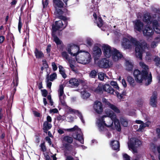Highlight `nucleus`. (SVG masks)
I'll return each instance as SVG.
<instances>
[{"label": "nucleus", "instance_id": "obj_12", "mask_svg": "<svg viewBox=\"0 0 160 160\" xmlns=\"http://www.w3.org/2000/svg\"><path fill=\"white\" fill-rule=\"evenodd\" d=\"M53 2L55 9V14L58 16L62 14L63 12L61 8L63 7V3L61 0H53Z\"/></svg>", "mask_w": 160, "mask_h": 160}, {"label": "nucleus", "instance_id": "obj_6", "mask_svg": "<svg viewBox=\"0 0 160 160\" xmlns=\"http://www.w3.org/2000/svg\"><path fill=\"white\" fill-rule=\"evenodd\" d=\"M102 48L104 56L107 58H109L112 56L114 61L119 60L122 57V55L118 51L108 44L102 45Z\"/></svg>", "mask_w": 160, "mask_h": 160}, {"label": "nucleus", "instance_id": "obj_40", "mask_svg": "<svg viewBox=\"0 0 160 160\" xmlns=\"http://www.w3.org/2000/svg\"><path fill=\"white\" fill-rule=\"evenodd\" d=\"M152 58V55L150 54V52H146V59L147 61L150 62Z\"/></svg>", "mask_w": 160, "mask_h": 160}, {"label": "nucleus", "instance_id": "obj_22", "mask_svg": "<svg viewBox=\"0 0 160 160\" xmlns=\"http://www.w3.org/2000/svg\"><path fill=\"white\" fill-rule=\"evenodd\" d=\"M110 146L114 150H119L120 144L119 142L117 141H111Z\"/></svg>", "mask_w": 160, "mask_h": 160}, {"label": "nucleus", "instance_id": "obj_39", "mask_svg": "<svg viewBox=\"0 0 160 160\" xmlns=\"http://www.w3.org/2000/svg\"><path fill=\"white\" fill-rule=\"evenodd\" d=\"M98 75L99 79L101 81L103 80L104 77H106V75L105 74L101 72L98 73Z\"/></svg>", "mask_w": 160, "mask_h": 160}, {"label": "nucleus", "instance_id": "obj_62", "mask_svg": "<svg viewBox=\"0 0 160 160\" xmlns=\"http://www.w3.org/2000/svg\"><path fill=\"white\" fill-rule=\"evenodd\" d=\"M59 72H60L62 71H64V70L62 66L59 65L58 66Z\"/></svg>", "mask_w": 160, "mask_h": 160}, {"label": "nucleus", "instance_id": "obj_59", "mask_svg": "<svg viewBox=\"0 0 160 160\" xmlns=\"http://www.w3.org/2000/svg\"><path fill=\"white\" fill-rule=\"evenodd\" d=\"M17 2V0H12V2H11L12 5H15Z\"/></svg>", "mask_w": 160, "mask_h": 160}, {"label": "nucleus", "instance_id": "obj_33", "mask_svg": "<svg viewBox=\"0 0 160 160\" xmlns=\"http://www.w3.org/2000/svg\"><path fill=\"white\" fill-rule=\"evenodd\" d=\"M103 85H102L101 83L99 84L98 87L96 89L95 91L98 93H101L102 92L103 90L102 87Z\"/></svg>", "mask_w": 160, "mask_h": 160}, {"label": "nucleus", "instance_id": "obj_28", "mask_svg": "<svg viewBox=\"0 0 160 160\" xmlns=\"http://www.w3.org/2000/svg\"><path fill=\"white\" fill-rule=\"evenodd\" d=\"M51 124L47 121H45L43 124V129L45 132H46L48 130L50 129L52 127Z\"/></svg>", "mask_w": 160, "mask_h": 160}, {"label": "nucleus", "instance_id": "obj_63", "mask_svg": "<svg viewBox=\"0 0 160 160\" xmlns=\"http://www.w3.org/2000/svg\"><path fill=\"white\" fill-rule=\"evenodd\" d=\"M67 118L68 119V120L69 122H72L73 121L74 118L72 117L69 116Z\"/></svg>", "mask_w": 160, "mask_h": 160}, {"label": "nucleus", "instance_id": "obj_43", "mask_svg": "<svg viewBox=\"0 0 160 160\" xmlns=\"http://www.w3.org/2000/svg\"><path fill=\"white\" fill-rule=\"evenodd\" d=\"M97 72L95 70H92L90 73L89 76L91 78H94L97 75Z\"/></svg>", "mask_w": 160, "mask_h": 160}, {"label": "nucleus", "instance_id": "obj_45", "mask_svg": "<svg viewBox=\"0 0 160 160\" xmlns=\"http://www.w3.org/2000/svg\"><path fill=\"white\" fill-rule=\"evenodd\" d=\"M114 95H116L118 98L120 99H122L123 98V96L119 93L117 91L115 92Z\"/></svg>", "mask_w": 160, "mask_h": 160}, {"label": "nucleus", "instance_id": "obj_17", "mask_svg": "<svg viewBox=\"0 0 160 160\" xmlns=\"http://www.w3.org/2000/svg\"><path fill=\"white\" fill-rule=\"evenodd\" d=\"M66 111L68 113L76 114L78 116V117H79L82 122L83 123H84V121L83 119V118L82 114L78 111L73 109L68 106H67L66 108Z\"/></svg>", "mask_w": 160, "mask_h": 160}, {"label": "nucleus", "instance_id": "obj_21", "mask_svg": "<svg viewBox=\"0 0 160 160\" xmlns=\"http://www.w3.org/2000/svg\"><path fill=\"white\" fill-rule=\"evenodd\" d=\"M157 92H154L153 93L152 96L151 98L150 104L153 107H156L157 98Z\"/></svg>", "mask_w": 160, "mask_h": 160}, {"label": "nucleus", "instance_id": "obj_51", "mask_svg": "<svg viewBox=\"0 0 160 160\" xmlns=\"http://www.w3.org/2000/svg\"><path fill=\"white\" fill-rule=\"evenodd\" d=\"M123 156L124 160H130V157L127 154H123Z\"/></svg>", "mask_w": 160, "mask_h": 160}, {"label": "nucleus", "instance_id": "obj_57", "mask_svg": "<svg viewBox=\"0 0 160 160\" xmlns=\"http://www.w3.org/2000/svg\"><path fill=\"white\" fill-rule=\"evenodd\" d=\"M52 121V119L51 117L49 116H47V121H47V122L50 123Z\"/></svg>", "mask_w": 160, "mask_h": 160}, {"label": "nucleus", "instance_id": "obj_23", "mask_svg": "<svg viewBox=\"0 0 160 160\" xmlns=\"http://www.w3.org/2000/svg\"><path fill=\"white\" fill-rule=\"evenodd\" d=\"M125 66L126 69L128 71L132 70L133 68V63L130 60H126L125 61Z\"/></svg>", "mask_w": 160, "mask_h": 160}, {"label": "nucleus", "instance_id": "obj_29", "mask_svg": "<svg viewBox=\"0 0 160 160\" xmlns=\"http://www.w3.org/2000/svg\"><path fill=\"white\" fill-rule=\"evenodd\" d=\"M63 142H67L68 143H71L72 142L73 138L72 137L68 136H64L63 138Z\"/></svg>", "mask_w": 160, "mask_h": 160}, {"label": "nucleus", "instance_id": "obj_19", "mask_svg": "<svg viewBox=\"0 0 160 160\" xmlns=\"http://www.w3.org/2000/svg\"><path fill=\"white\" fill-rule=\"evenodd\" d=\"M93 108L95 111L98 113L100 114L103 111L102 103L98 101H96L94 102Z\"/></svg>", "mask_w": 160, "mask_h": 160}, {"label": "nucleus", "instance_id": "obj_53", "mask_svg": "<svg viewBox=\"0 0 160 160\" xmlns=\"http://www.w3.org/2000/svg\"><path fill=\"white\" fill-rule=\"evenodd\" d=\"M121 83H122L123 87L124 88L126 87L127 86V84L126 81L124 79H123L122 80Z\"/></svg>", "mask_w": 160, "mask_h": 160}, {"label": "nucleus", "instance_id": "obj_42", "mask_svg": "<svg viewBox=\"0 0 160 160\" xmlns=\"http://www.w3.org/2000/svg\"><path fill=\"white\" fill-rule=\"evenodd\" d=\"M86 41L87 45L88 46H91L93 44V40L90 38H87Z\"/></svg>", "mask_w": 160, "mask_h": 160}, {"label": "nucleus", "instance_id": "obj_34", "mask_svg": "<svg viewBox=\"0 0 160 160\" xmlns=\"http://www.w3.org/2000/svg\"><path fill=\"white\" fill-rule=\"evenodd\" d=\"M50 80H49V75H47V76L46 78L45 79V81L47 84V86L50 89L52 83L51 82L49 81Z\"/></svg>", "mask_w": 160, "mask_h": 160}, {"label": "nucleus", "instance_id": "obj_35", "mask_svg": "<svg viewBox=\"0 0 160 160\" xmlns=\"http://www.w3.org/2000/svg\"><path fill=\"white\" fill-rule=\"evenodd\" d=\"M127 81L130 85L133 87L134 86V80L132 77L131 76L128 77L127 78Z\"/></svg>", "mask_w": 160, "mask_h": 160}, {"label": "nucleus", "instance_id": "obj_16", "mask_svg": "<svg viewBox=\"0 0 160 160\" xmlns=\"http://www.w3.org/2000/svg\"><path fill=\"white\" fill-rule=\"evenodd\" d=\"M102 101L104 103L105 105L110 108L114 112L116 113H120V111L119 109L115 105L111 104L108 100L104 98H103Z\"/></svg>", "mask_w": 160, "mask_h": 160}, {"label": "nucleus", "instance_id": "obj_2", "mask_svg": "<svg viewBox=\"0 0 160 160\" xmlns=\"http://www.w3.org/2000/svg\"><path fill=\"white\" fill-rule=\"evenodd\" d=\"M106 115L101 117L97 119V124L100 132L105 130L104 126L110 127L112 126L113 121L115 129L118 131L121 130L119 120L117 118L115 114L112 111L108 110L105 111Z\"/></svg>", "mask_w": 160, "mask_h": 160}, {"label": "nucleus", "instance_id": "obj_25", "mask_svg": "<svg viewBox=\"0 0 160 160\" xmlns=\"http://www.w3.org/2000/svg\"><path fill=\"white\" fill-rule=\"evenodd\" d=\"M151 124V122L149 121H147L146 123L143 122L141 124L137 131L138 132H142L144 128L146 127H148Z\"/></svg>", "mask_w": 160, "mask_h": 160}, {"label": "nucleus", "instance_id": "obj_4", "mask_svg": "<svg viewBox=\"0 0 160 160\" xmlns=\"http://www.w3.org/2000/svg\"><path fill=\"white\" fill-rule=\"evenodd\" d=\"M67 50L71 56L75 57V61L78 63L87 64L89 63L91 59V56L87 52L80 50L78 46L73 44H69Z\"/></svg>", "mask_w": 160, "mask_h": 160}, {"label": "nucleus", "instance_id": "obj_37", "mask_svg": "<svg viewBox=\"0 0 160 160\" xmlns=\"http://www.w3.org/2000/svg\"><path fill=\"white\" fill-rule=\"evenodd\" d=\"M7 38L8 42H11L14 40V38L13 35L11 33H8L7 35Z\"/></svg>", "mask_w": 160, "mask_h": 160}, {"label": "nucleus", "instance_id": "obj_56", "mask_svg": "<svg viewBox=\"0 0 160 160\" xmlns=\"http://www.w3.org/2000/svg\"><path fill=\"white\" fill-rule=\"evenodd\" d=\"M60 72V74L62 75V77L64 78H65L67 77V75L65 72L64 71H62V72Z\"/></svg>", "mask_w": 160, "mask_h": 160}, {"label": "nucleus", "instance_id": "obj_13", "mask_svg": "<svg viewBox=\"0 0 160 160\" xmlns=\"http://www.w3.org/2000/svg\"><path fill=\"white\" fill-rule=\"evenodd\" d=\"M82 82L83 81L81 80L72 78L69 79L66 85L69 87L76 88L78 86L80 83H83Z\"/></svg>", "mask_w": 160, "mask_h": 160}, {"label": "nucleus", "instance_id": "obj_18", "mask_svg": "<svg viewBox=\"0 0 160 160\" xmlns=\"http://www.w3.org/2000/svg\"><path fill=\"white\" fill-rule=\"evenodd\" d=\"M93 16L95 19V22L97 24L98 27H101L103 25V21L100 17L98 12H97L96 13H94Z\"/></svg>", "mask_w": 160, "mask_h": 160}, {"label": "nucleus", "instance_id": "obj_8", "mask_svg": "<svg viewBox=\"0 0 160 160\" xmlns=\"http://www.w3.org/2000/svg\"><path fill=\"white\" fill-rule=\"evenodd\" d=\"M68 44L67 47L66 48V50H67V48ZM68 52L67 50H66ZM68 54H69L68 52H67L66 51H63L61 53V56L62 58L65 60L66 62L67 63L68 65L70 67L73 71H75V65L76 62V61L75 59H74L71 57H70Z\"/></svg>", "mask_w": 160, "mask_h": 160}, {"label": "nucleus", "instance_id": "obj_41", "mask_svg": "<svg viewBox=\"0 0 160 160\" xmlns=\"http://www.w3.org/2000/svg\"><path fill=\"white\" fill-rule=\"evenodd\" d=\"M57 75L56 73H54L49 76V80L50 81H53L54 80L56 79Z\"/></svg>", "mask_w": 160, "mask_h": 160}, {"label": "nucleus", "instance_id": "obj_44", "mask_svg": "<svg viewBox=\"0 0 160 160\" xmlns=\"http://www.w3.org/2000/svg\"><path fill=\"white\" fill-rule=\"evenodd\" d=\"M22 26V23L21 21V18L20 17H19V22L18 24V30L20 33H21V30Z\"/></svg>", "mask_w": 160, "mask_h": 160}, {"label": "nucleus", "instance_id": "obj_52", "mask_svg": "<svg viewBox=\"0 0 160 160\" xmlns=\"http://www.w3.org/2000/svg\"><path fill=\"white\" fill-rule=\"evenodd\" d=\"M42 150L43 152H45L46 150V147L44 143H42L40 145Z\"/></svg>", "mask_w": 160, "mask_h": 160}, {"label": "nucleus", "instance_id": "obj_60", "mask_svg": "<svg viewBox=\"0 0 160 160\" xmlns=\"http://www.w3.org/2000/svg\"><path fill=\"white\" fill-rule=\"evenodd\" d=\"M66 149L68 150H71V149L72 148V146L70 145H67L66 146Z\"/></svg>", "mask_w": 160, "mask_h": 160}, {"label": "nucleus", "instance_id": "obj_10", "mask_svg": "<svg viewBox=\"0 0 160 160\" xmlns=\"http://www.w3.org/2000/svg\"><path fill=\"white\" fill-rule=\"evenodd\" d=\"M141 142L135 138H131L128 143V148L132 150L133 153L137 152V148L142 144Z\"/></svg>", "mask_w": 160, "mask_h": 160}, {"label": "nucleus", "instance_id": "obj_49", "mask_svg": "<svg viewBox=\"0 0 160 160\" xmlns=\"http://www.w3.org/2000/svg\"><path fill=\"white\" fill-rule=\"evenodd\" d=\"M32 112L33 114L36 117H40L41 116L40 113L36 111H33Z\"/></svg>", "mask_w": 160, "mask_h": 160}, {"label": "nucleus", "instance_id": "obj_47", "mask_svg": "<svg viewBox=\"0 0 160 160\" xmlns=\"http://www.w3.org/2000/svg\"><path fill=\"white\" fill-rule=\"evenodd\" d=\"M42 4L43 6V8H45L46 7V6L48 4V0H42Z\"/></svg>", "mask_w": 160, "mask_h": 160}, {"label": "nucleus", "instance_id": "obj_1", "mask_svg": "<svg viewBox=\"0 0 160 160\" xmlns=\"http://www.w3.org/2000/svg\"><path fill=\"white\" fill-rule=\"evenodd\" d=\"M152 17L149 13L145 14L143 17V21L147 25L142 31L143 35L147 38L151 37L154 33L151 26L149 25L152 23L155 32L157 33H160V26L158 22L159 20L160 9L152 8Z\"/></svg>", "mask_w": 160, "mask_h": 160}, {"label": "nucleus", "instance_id": "obj_48", "mask_svg": "<svg viewBox=\"0 0 160 160\" xmlns=\"http://www.w3.org/2000/svg\"><path fill=\"white\" fill-rule=\"evenodd\" d=\"M14 86H17L18 84V78L17 76L16 77L15 79L13 81V82Z\"/></svg>", "mask_w": 160, "mask_h": 160}, {"label": "nucleus", "instance_id": "obj_31", "mask_svg": "<svg viewBox=\"0 0 160 160\" xmlns=\"http://www.w3.org/2000/svg\"><path fill=\"white\" fill-rule=\"evenodd\" d=\"M120 122L122 125L124 127H127L128 125V121L127 119L122 118L120 119Z\"/></svg>", "mask_w": 160, "mask_h": 160}, {"label": "nucleus", "instance_id": "obj_14", "mask_svg": "<svg viewBox=\"0 0 160 160\" xmlns=\"http://www.w3.org/2000/svg\"><path fill=\"white\" fill-rule=\"evenodd\" d=\"M98 64L100 67L107 68H110L112 66V63L109 60L104 58L100 60Z\"/></svg>", "mask_w": 160, "mask_h": 160}, {"label": "nucleus", "instance_id": "obj_54", "mask_svg": "<svg viewBox=\"0 0 160 160\" xmlns=\"http://www.w3.org/2000/svg\"><path fill=\"white\" fill-rule=\"evenodd\" d=\"M50 112V113H57L58 112V110L57 108H55L51 109Z\"/></svg>", "mask_w": 160, "mask_h": 160}, {"label": "nucleus", "instance_id": "obj_50", "mask_svg": "<svg viewBox=\"0 0 160 160\" xmlns=\"http://www.w3.org/2000/svg\"><path fill=\"white\" fill-rule=\"evenodd\" d=\"M52 66L53 71H55L57 70L58 67L54 62H52Z\"/></svg>", "mask_w": 160, "mask_h": 160}, {"label": "nucleus", "instance_id": "obj_30", "mask_svg": "<svg viewBox=\"0 0 160 160\" xmlns=\"http://www.w3.org/2000/svg\"><path fill=\"white\" fill-rule=\"evenodd\" d=\"M160 41V38H156L155 40L152 42L151 45V48H154L156 47Z\"/></svg>", "mask_w": 160, "mask_h": 160}, {"label": "nucleus", "instance_id": "obj_20", "mask_svg": "<svg viewBox=\"0 0 160 160\" xmlns=\"http://www.w3.org/2000/svg\"><path fill=\"white\" fill-rule=\"evenodd\" d=\"M103 90L111 94H114V89L108 84H105L103 86Z\"/></svg>", "mask_w": 160, "mask_h": 160}, {"label": "nucleus", "instance_id": "obj_5", "mask_svg": "<svg viewBox=\"0 0 160 160\" xmlns=\"http://www.w3.org/2000/svg\"><path fill=\"white\" fill-rule=\"evenodd\" d=\"M140 66L144 70L142 71L138 69H135L133 72V75L136 81L138 83H141L143 82H145L147 85L150 84L152 81V76L151 73H149L147 71L148 66L143 62H139Z\"/></svg>", "mask_w": 160, "mask_h": 160}, {"label": "nucleus", "instance_id": "obj_58", "mask_svg": "<svg viewBox=\"0 0 160 160\" xmlns=\"http://www.w3.org/2000/svg\"><path fill=\"white\" fill-rule=\"evenodd\" d=\"M5 39V38L4 36H0V43H2Z\"/></svg>", "mask_w": 160, "mask_h": 160}, {"label": "nucleus", "instance_id": "obj_64", "mask_svg": "<svg viewBox=\"0 0 160 160\" xmlns=\"http://www.w3.org/2000/svg\"><path fill=\"white\" fill-rule=\"evenodd\" d=\"M66 160H74V159L72 157L68 156L67 157Z\"/></svg>", "mask_w": 160, "mask_h": 160}, {"label": "nucleus", "instance_id": "obj_3", "mask_svg": "<svg viewBox=\"0 0 160 160\" xmlns=\"http://www.w3.org/2000/svg\"><path fill=\"white\" fill-rule=\"evenodd\" d=\"M134 44L135 46V55L140 60L142 59V54L146 50H149V47L144 41L137 42L131 36L128 35L122 39V45L125 49H129Z\"/></svg>", "mask_w": 160, "mask_h": 160}, {"label": "nucleus", "instance_id": "obj_36", "mask_svg": "<svg viewBox=\"0 0 160 160\" xmlns=\"http://www.w3.org/2000/svg\"><path fill=\"white\" fill-rule=\"evenodd\" d=\"M110 84L114 88L118 90H119V87L116 82L113 81H112L111 82Z\"/></svg>", "mask_w": 160, "mask_h": 160}, {"label": "nucleus", "instance_id": "obj_26", "mask_svg": "<svg viewBox=\"0 0 160 160\" xmlns=\"http://www.w3.org/2000/svg\"><path fill=\"white\" fill-rule=\"evenodd\" d=\"M52 36L53 38V41L58 46L62 44V41L55 35V32H52Z\"/></svg>", "mask_w": 160, "mask_h": 160}, {"label": "nucleus", "instance_id": "obj_27", "mask_svg": "<svg viewBox=\"0 0 160 160\" xmlns=\"http://www.w3.org/2000/svg\"><path fill=\"white\" fill-rule=\"evenodd\" d=\"M81 94L82 98L83 99H86L90 96V93L85 89H83L81 91Z\"/></svg>", "mask_w": 160, "mask_h": 160}, {"label": "nucleus", "instance_id": "obj_61", "mask_svg": "<svg viewBox=\"0 0 160 160\" xmlns=\"http://www.w3.org/2000/svg\"><path fill=\"white\" fill-rule=\"evenodd\" d=\"M43 64L44 65V66L45 67V68H46L48 67V64L47 63V62L46 60H43L42 61Z\"/></svg>", "mask_w": 160, "mask_h": 160}, {"label": "nucleus", "instance_id": "obj_46", "mask_svg": "<svg viewBox=\"0 0 160 160\" xmlns=\"http://www.w3.org/2000/svg\"><path fill=\"white\" fill-rule=\"evenodd\" d=\"M41 91L42 96L44 97H46L48 94L47 91L46 89L41 90Z\"/></svg>", "mask_w": 160, "mask_h": 160}, {"label": "nucleus", "instance_id": "obj_15", "mask_svg": "<svg viewBox=\"0 0 160 160\" xmlns=\"http://www.w3.org/2000/svg\"><path fill=\"white\" fill-rule=\"evenodd\" d=\"M133 22L135 31L141 32L143 26V23L138 20L133 21Z\"/></svg>", "mask_w": 160, "mask_h": 160}, {"label": "nucleus", "instance_id": "obj_38", "mask_svg": "<svg viewBox=\"0 0 160 160\" xmlns=\"http://www.w3.org/2000/svg\"><path fill=\"white\" fill-rule=\"evenodd\" d=\"M154 61L155 63V65L160 67V58L158 56H155Z\"/></svg>", "mask_w": 160, "mask_h": 160}, {"label": "nucleus", "instance_id": "obj_24", "mask_svg": "<svg viewBox=\"0 0 160 160\" xmlns=\"http://www.w3.org/2000/svg\"><path fill=\"white\" fill-rule=\"evenodd\" d=\"M93 54L95 56L100 57L102 53L101 49L98 46L95 45L93 49Z\"/></svg>", "mask_w": 160, "mask_h": 160}, {"label": "nucleus", "instance_id": "obj_55", "mask_svg": "<svg viewBox=\"0 0 160 160\" xmlns=\"http://www.w3.org/2000/svg\"><path fill=\"white\" fill-rule=\"evenodd\" d=\"M45 139L48 142V143L51 145L52 143V142L50 138L48 137H47L45 138Z\"/></svg>", "mask_w": 160, "mask_h": 160}, {"label": "nucleus", "instance_id": "obj_11", "mask_svg": "<svg viewBox=\"0 0 160 160\" xmlns=\"http://www.w3.org/2000/svg\"><path fill=\"white\" fill-rule=\"evenodd\" d=\"M64 86L61 84L59 86V89L58 90V96L59 98V103L63 106H66L65 102L66 96L64 92Z\"/></svg>", "mask_w": 160, "mask_h": 160}, {"label": "nucleus", "instance_id": "obj_7", "mask_svg": "<svg viewBox=\"0 0 160 160\" xmlns=\"http://www.w3.org/2000/svg\"><path fill=\"white\" fill-rule=\"evenodd\" d=\"M64 131L68 132L75 131L76 133L73 135L74 138L78 140L82 144L83 143V138L81 130L77 126H75L73 128L69 129H59L58 130V132L60 134H62L64 133Z\"/></svg>", "mask_w": 160, "mask_h": 160}, {"label": "nucleus", "instance_id": "obj_32", "mask_svg": "<svg viewBox=\"0 0 160 160\" xmlns=\"http://www.w3.org/2000/svg\"><path fill=\"white\" fill-rule=\"evenodd\" d=\"M35 56L37 58H41L44 57V54L43 53L38 51L37 49H36L35 52Z\"/></svg>", "mask_w": 160, "mask_h": 160}, {"label": "nucleus", "instance_id": "obj_9", "mask_svg": "<svg viewBox=\"0 0 160 160\" xmlns=\"http://www.w3.org/2000/svg\"><path fill=\"white\" fill-rule=\"evenodd\" d=\"M67 19L65 17L61 20L56 21L55 25L52 26V32H55L57 30H61L64 29L67 26Z\"/></svg>", "mask_w": 160, "mask_h": 160}]
</instances>
